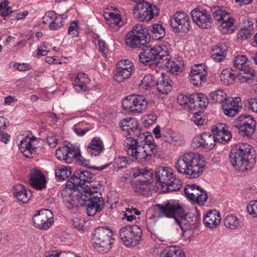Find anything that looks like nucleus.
<instances>
[{
    "mask_svg": "<svg viewBox=\"0 0 257 257\" xmlns=\"http://www.w3.org/2000/svg\"><path fill=\"white\" fill-rule=\"evenodd\" d=\"M133 69H118L116 68L114 79L117 82H121L124 79L130 77L132 74Z\"/></svg>",
    "mask_w": 257,
    "mask_h": 257,
    "instance_id": "a19ab883",
    "label": "nucleus"
},
{
    "mask_svg": "<svg viewBox=\"0 0 257 257\" xmlns=\"http://www.w3.org/2000/svg\"><path fill=\"white\" fill-rule=\"evenodd\" d=\"M234 126L241 136L250 138L255 132L256 121L250 115H240L234 121Z\"/></svg>",
    "mask_w": 257,
    "mask_h": 257,
    "instance_id": "f8f14e48",
    "label": "nucleus"
},
{
    "mask_svg": "<svg viewBox=\"0 0 257 257\" xmlns=\"http://www.w3.org/2000/svg\"><path fill=\"white\" fill-rule=\"evenodd\" d=\"M249 24V28H247L246 26H244L243 28H241L239 34L241 39H246L249 36L250 32L253 29V23L250 21L247 22Z\"/></svg>",
    "mask_w": 257,
    "mask_h": 257,
    "instance_id": "864d4df0",
    "label": "nucleus"
},
{
    "mask_svg": "<svg viewBox=\"0 0 257 257\" xmlns=\"http://www.w3.org/2000/svg\"><path fill=\"white\" fill-rule=\"evenodd\" d=\"M104 148L102 142L99 139H93L87 147V152L91 156L99 155Z\"/></svg>",
    "mask_w": 257,
    "mask_h": 257,
    "instance_id": "2f4dec72",
    "label": "nucleus"
},
{
    "mask_svg": "<svg viewBox=\"0 0 257 257\" xmlns=\"http://www.w3.org/2000/svg\"><path fill=\"white\" fill-rule=\"evenodd\" d=\"M199 218L194 214L185 213L184 209L183 213L181 214L178 219H176V223H177L183 231H186L195 228L198 224Z\"/></svg>",
    "mask_w": 257,
    "mask_h": 257,
    "instance_id": "a211bd4d",
    "label": "nucleus"
},
{
    "mask_svg": "<svg viewBox=\"0 0 257 257\" xmlns=\"http://www.w3.org/2000/svg\"><path fill=\"white\" fill-rule=\"evenodd\" d=\"M134 191L139 195L145 196H150L155 191L154 187L149 183H137Z\"/></svg>",
    "mask_w": 257,
    "mask_h": 257,
    "instance_id": "7c9ffc66",
    "label": "nucleus"
},
{
    "mask_svg": "<svg viewBox=\"0 0 257 257\" xmlns=\"http://www.w3.org/2000/svg\"><path fill=\"white\" fill-rule=\"evenodd\" d=\"M170 81V79L163 76L159 78L156 83V87L158 92L161 94L168 93L172 89Z\"/></svg>",
    "mask_w": 257,
    "mask_h": 257,
    "instance_id": "f704fd0d",
    "label": "nucleus"
},
{
    "mask_svg": "<svg viewBox=\"0 0 257 257\" xmlns=\"http://www.w3.org/2000/svg\"><path fill=\"white\" fill-rule=\"evenodd\" d=\"M226 98V93L222 90H216L210 93L209 99L212 103L223 104Z\"/></svg>",
    "mask_w": 257,
    "mask_h": 257,
    "instance_id": "79ce46f5",
    "label": "nucleus"
},
{
    "mask_svg": "<svg viewBox=\"0 0 257 257\" xmlns=\"http://www.w3.org/2000/svg\"><path fill=\"white\" fill-rule=\"evenodd\" d=\"M248 108L257 113V98H250L247 100Z\"/></svg>",
    "mask_w": 257,
    "mask_h": 257,
    "instance_id": "774afa93",
    "label": "nucleus"
},
{
    "mask_svg": "<svg viewBox=\"0 0 257 257\" xmlns=\"http://www.w3.org/2000/svg\"><path fill=\"white\" fill-rule=\"evenodd\" d=\"M233 65L236 69L243 72H252V69L250 68L249 62L244 55H238L235 57Z\"/></svg>",
    "mask_w": 257,
    "mask_h": 257,
    "instance_id": "c756f323",
    "label": "nucleus"
},
{
    "mask_svg": "<svg viewBox=\"0 0 257 257\" xmlns=\"http://www.w3.org/2000/svg\"><path fill=\"white\" fill-rule=\"evenodd\" d=\"M126 44L127 46L133 48H137L144 46L149 41L144 39L136 35L128 33L126 36Z\"/></svg>",
    "mask_w": 257,
    "mask_h": 257,
    "instance_id": "c85d7f7f",
    "label": "nucleus"
},
{
    "mask_svg": "<svg viewBox=\"0 0 257 257\" xmlns=\"http://www.w3.org/2000/svg\"><path fill=\"white\" fill-rule=\"evenodd\" d=\"M224 224L227 228L230 229L240 228L241 227L239 219L233 214L227 215L224 219Z\"/></svg>",
    "mask_w": 257,
    "mask_h": 257,
    "instance_id": "4c0bfd02",
    "label": "nucleus"
},
{
    "mask_svg": "<svg viewBox=\"0 0 257 257\" xmlns=\"http://www.w3.org/2000/svg\"><path fill=\"white\" fill-rule=\"evenodd\" d=\"M191 14L193 21L200 28L211 27L213 20L210 12L202 7H197L193 10Z\"/></svg>",
    "mask_w": 257,
    "mask_h": 257,
    "instance_id": "ddd939ff",
    "label": "nucleus"
},
{
    "mask_svg": "<svg viewBox=\"0 0 257 257\" xmlns=\"http://www.w3.org/2000/svg\"><path fill=\"white\" fill-rule=\"evenodd\" d=\"M248 213L253 217H257V201H251L246 207Z\"/></svg>",
    "mask_w": 257,
    "mask_h": 257,
    "instance_id": "13d9d810",
    "label": "nucleus"
},
{
    "mask_svg": "<svg viewBox=\"0 0 257 257\" xmlns=\"http://www.w3.org/2000/svg\"><path fill=\"white\" fill-rule=\"evenodd\" d=\"M122 106L123 109L126 111L141 113L146 110L148 106V102L144 95H131L123 99Z\"/></svg>",
    "mask_w": 257,
    "mask_h": 257,
    "instance_id": "1a4fd4ad",
    "label": "nucleus"
},
{
    "mask_svg": "<svg viewBox=\"0 0 257 257\" xmlns=\"http://www.w3.org/2000/svg\"><path fill=\"white\" fill-rule=\"evenodd\" d=\"M114 163L118 169L124 168L128 164V158L119 156L114 159Z\"/></svg>",
    "mask_w": 257,
    "mask_h": 257,
    "instance_id": "6e6d98bb",
    "label": "nucleus"
},
{
    "mask_svg": "<svg viewBox=\"0 0 257 257\" xmlns=\"http://www.w3.org/2000/svg\"><path fill=\"white\" fill-rule=\"evenodd\" d=\"M191 101L190 103V106L189 107V110H199V107H197V104H199V94L194 93L192 94V97L190 98Z\"/></svg>",
    "mask_w": 257,
    "mask_h": 257,
    "instance_id": "680f3d73",
    "label": "nucleus"
},
{
    "mask_svg": "<svg viewBox=\"0 0 257 257\" xmlns=\"http://www.w3.org/2000/svg\"><path fill=\"white\" fill-rule=\"evenodd\" d=\"M58 17L54 11H48L46 13L43 18V23L44 24L50 23V21H56Z\"/></svg>",
    "mask_w": 257,
    "mask_h": 257,
    "instance_id": "052dcab7",
    "label": "nucleus"
},
{
    "mask_svg": "<svg viewBox=\"0 0 257 257\" xmlns=\"http://www.w3.org/2000/svg\"><path fill=\"white\" fill-rule=\"evenodd\" d=\"M103 16L107 23L112 27L121 25V16L117 9L115 8L107 9Z\"/></svg>",
    "mask_w": 257,
    "mask_h": 257,
    "instance_id": "a878e982",
    "label": "nucleus"
},
{
    "mask_svg": "<svg viewBox=\"0 0 257 257\" xmlns=\"http://www.w3.org/2000/svg\"><path fill=\"white\" fill-rule=\"evenodd\" d=\"M214 19L220 22L219 30L223 34L231 33L234 29V20L230 14L219 7L214 8Z\"/></svg>",
    "mask_w": 257,
    "mask_h": 257,
    "instance_id": "9d476101",
    "label": "nucleus"
},
{
    "mask_svg": "<svg viewBox=\"0 0 257 257\" xmlns=\"http://www.w3.org/2000/svg\"><path fill=\"white\" fill-rule=\"evenodd\" d=\"M228 131L227 126L225 123H218L213 125L212 127V132L215 137L218 136V134H221L222 133Z\"/></svg>",
    "mask_w": 257,
    "mask_h": 257,
    "instance_id": "603ef678",
    "label": "nucleus"
},
{
    "mask_svg": "<svg viewBox=\"0 0 257 257\" xmlns=\"http://www.w3.org/2000/svg\"><path fill=\"white\" fill-rule=\"evenodd\" d=\"M13 194L19 202L24 204L27 203L30 200L31 192L27 190L24 186L17 184L14 187Z\"/></svg>",
    "mask_w": 257,
    "mask_h": 257,
    "instance_id": "bb28decb",
    "label": "nucleus"
},
{
    "mask_svg": "<svg viewBox=\"0 0 257 257\" xmlns=\"http://www.w3.org/2000/svg\"><path fill=\"white\" fill-rule=\"evenodd\" d=\"M33 221L36 227L46 230L52 225L53 221V213L48 209L37 211V214L33 216Z\"/></svg>",
    "mask_w": 257,
    "mask_h": 257,
    "instance_id": "f3484780",
    "label": "nucleus"
},
{
    "mask_svg": "<svg viewBox=\"0 0 257 257\" xmlns=\"http://www.w3.org/2000/svg\"><path fill=\"white\" fill-rule=\"evenodd\" d=\"M166 141L170 144H173L176 146H181L184 143V140L183 136L177 132H173L170 135V138Z\"/></svg>",
    "mask_w": 257,
    "mask_h": 257,
    "instance_id": "49530a36",
    "label": "nucleus"
},
{
    "mask_svg": "<svg viewBox=\"0 0 257 257\" xmlns=\"http://www.w3.org/2000/svg\"><path fill=\"white\" fill-rule=\"evenodd\" d=\"M173 174L167 167H159L156 170V178L163 187L170 184V180L174 177Z\"/></svg>",
    "mask_w": 257,
    "mask_h": 257,
    "instance_id": "393cba45",
    "label": "nucleus"
},
{
    "mask_svg": "<svg viewBox=\"0 0 257 257\" xmlns=\"http://www.w3.org/2000/svg\"><path fill=\"white\" fill-rule=\"evenodd\" d=\"M199 94V104H197V107H199V109H204L205 108L208 103V99L205 95L202 93H198Z\"/></svg>",
    "mask_w": 257,
    "mask_h": 257,
    "instance_id": "69168bd1",
    "label": "nucleus"
},
{
    "mask_svg": "<svg viewBox=\"0 0 257 257\" xmlns=\"http://www.w3.org/2000/svg\"><path fill=\"white\" fill-rule=\"evenodd\" d=\"M112 231L108 228L99 227L93 233L92 245L99 252H107L111 248Z\"/></svg>",
    "mask_w": 257,
    "mask_h": 257,
    "instance_id": "423d86ee",
    "label": "nucleus"
},
{
    "mask_svg": "<svg viewBox=\"0 0 257 257\" xmlns=\"http://www.w3.org/2000/svg\"><path fill=\"white\" fill-rule=\"evenodd\" d=\"M71 174L69 167L64 166H58L55 170V175L59 179L65 180Z\"/></svg>",
    "mask_w": 257,
    "mask_h": 257,
    "instance_id": "37998d69",
    "label": "nucleus"
},
{
    "mask_svg": "<svg viewBox=\"0 0 257 257\" xmlns=\"http://www.w3.org/2000/svg\"><path fill=\"white\" fill-rule=\"evenodd\" d=\"M159 12L160 10L156 6L148 2H139L134 10L135 17L143 22L151 21L158 16Z\"/></svg>",
    "mask_w": 257,
    "mask_h": 257,
    "instance_id": "9b49d317",
    "label": "nucleus"
},
{
    "mask_svg": "<svg viewBox=\"0 0 257 257\" xmlns=\"http://www.w3.org/2000/svg\"><path fill=\"white\" fill-rule=\"evenodd\" d=\"M182 207L178 202L174 200H169L163 204L155 206V213L157 217H161L165 216L168 218H173L175 221L183 213Z\"/></svg>",
    "mask_w": 257,
    "mask_h": 257,
    "instance_id": "6e6552de",
    "label": "nucleus"
},
{
    "mask_svg": "<svg viewBox=\"0 0 257 257\" xmlns=\"http://www.w3.org/2000/svg\"><path fill=\"white\" fill-rule=\"evenodd\" d=\"M251 147L246 143H240L232 150L229 158L232 166L239 171L250 169L255 163Z\"/></svg>",
    "mask_w": 257,
    "mask_h": 257,
    "instance_id": "20e7f679",
    "label": "nucleus"
},
{
    "mask_svg": "<svg viewBox=\"0 0 257 257\" xmlns=\"http://www.w3.org/2000/svg\"><path fill=\"white\" fill-rule=\"evenodd\" d=\"M197 111V112H194V115L191 119L192 121L197 125L205 124L206 121L204 116H202L203 113L199 110Z\"/></svg>",
    "mask_w": 257,
    "mask_h": 257,
    "instance_id": "3c124183",
    "label": "nucleus"
},
{
    "mask_svg": "<svg viewBox=\"0 0 257 257\" xmlns=\"http://www.w3.org/2000/svg\"><path fill=\"white\" fill-rule=\"evenodd\" d=\"M189 17L185 12H176L170 20V25L175 32L187 33L190 28Z\"/></svg>",
    "mask_w": 257,
    "mask_h": 257,
    "instance_id": "4468645a",
    "label": "nucleus"
},
{
    "mask_svg": "<svg viewBox=\"0 0 257 257\" xmlns=\"http://www.w3.org/2000/svg\"><path fill=\"white\" fill-rule=\"evenodd\" d=\"M191 97H192V94L180 93L177 96L178 102L184 108L189 110L191 101Z\"/></svg>",
    "mask_w": 257,
    "mask_h": 257,
    "instance_id": "a18cd8bd",
    "label": "nucleus"
},
{
    "mask_svg": "<svg viewBox=\"0 0 257 257\" xmlns=\"http://www.w3.org/2000/svg\"><path fill=\"white\" fill-rule=\"evenodd\" d=\"M216 142V140L214 135L209 132H204L193 138L191 147L194 149L201 147L210 150L215 147Z\"/></svg>",
    "mask_w": 257,
    "mask_h": 257,
    "instance_id": "dca6fc26",
    "label": "nucleus"
},
{
    "mask_svg": "<svg viewBox=\"0 0 257 257\" xmlns=\"http://www.w3.org/2000/svg\"><path fill=\"white\" fill-rule=\"evenodd\" d=\"M133 176L135 178H138L136 181L138 183L151 184L153 179V173L146 168H139L136 170Z\"/></svg>",
    "mask_w": 257,
    "mask_h": 257,
    "instance_id": "cd10ccee",
    "label": "nucleus"
},
{
    "mask_svg": "<svg viewBox=\"0 0 257 257\" xmlns=\"http://www.w3.org/2000/svg\"><path fill=\"white\" fill-rule=\"evenodd\" d=\"M77 149L63 146L59 147L56 151V156L60 161H64L67 164H71L73 159L79 156Z\"/></svg>",
    "mask_w": 257,
    "mask_h": 257,
    "instance_id": "6ab92c4d",
    "label": "nucleus"
},
{
    "mask_svg": "<svg viewBox=\"0 0 257 257\" xmlns=\"http://www.w3.org/2000/svg\"><path fill=\"white\" fill-rule=\"evenodd\" d=\"M73 87L78 92H84L87 90V87L86 84L83 83L82 81L79 79L75 78L73 82Z\"/></svg>",
    "mask_w": 257,
    "mask_h": 257,
    "instance_id": "bf43d9fd",
    "label": "nucleus"
},
{
    "mask_svg": "<svg viewBox=\"0 0 257 257\" xmlns=\"http://www.w3.org/2000/svg\"><path fill=\"white\" fill-rule=\"evenodd\" d=\"M226 49L222 45H215L212 48L211 57L216 62H221L224 59Z\"/></svg>",
    "mask_w": 257,
    "mask_h": 257,
    "instance_id": "e433bc0d",
    "label": "nucleus"
},
{
    "mask_svg": "<svg viewBox=\"0 0 257 257\" xmlns=\"http://www.w3.org/2000/svg\"><path fill=\"white\" fill-rule=\"evenodd\" d=\"M175 169L179 174L189 179L197 178L204 171L205 164L200 156L194 153H186L180 155L176 163Z\"/></svg>",
    "mask_w": 257,
    "mask_h": 257,
    "instance_id": "7ed1b4c3",
    "label": "nucleus"
},
{
    "mask_svg": "<svg viewBox=\"0 0 257 257\" xmlns=\"http://www.w3.org/2000/svg\"><path fill=\"white\" fill-rule=\"evenodd\" d=\"M120 126L123 131H126L131 136L135 133V130L139 128L138 124L134 119L130 118L129 120L123 119L120 123Z\"/></svg>",
    "mask_w": 257,
    "mask_h": 257,
    "instance_id": "72a5a7b5",
    "label": "nucleus"
},
{
    "mask_svg": "<svg viewBox=\"0 0 257 257\" xmlns=\"http://www.w3.org/2000/svg\"><path fill=\"white\" fill-rule=\"evenodd\" d=\"M18 144L20 151L28 158H33V154L38 149V147L31 142V140L27 137L22 139Z\"/></svg>",
    "mask_w": 257,
    "mask_h": 257,
    "instance_id": "4be33fe9",
    "label": "nucleus"
},
{
    "mask_svg": "<svg viewBox=\"0 0 257 257\" xmlns=\"http://www.w3.org/2000/svg\"><path fill=\"white\" fill-rule=\"evenodd\" d=\"M221 219L220 212L216 210H211L204 214L203 222L205 226L213 229L219 225Z\"/></svg>",
    "mask_w": 257,
    "mask_h": 257,
    "instance_id": "5701e85b",
    "label": "nucleus"
},
{
    "mask_svg": "<svg viewBox=\"0 0 257 257\" xmlns=\"http://www.w3.org/2000/svg\"><path fill=\"white\" fill-rule=\"evenodd\" d=\"M167 53L168 49L165 46H145L143 52L139 55V60L141 63L146 66L156 64L160 67L163 60L167 59L165 54Z\"/></svg>",
    "mask_w": 257,
    "mask_h": 257,
    "instance_id": "39448f33",
    "label": "nucleus"
},
{
    "mask_svg": "<svg viewBox=\"0 0 257 257\" xmlns=\"http://www.w3.org/2000/svg\"><path fill=\"white\" fill-rule=\"evenodd\" d=\"M166 59L163 60L162 64L160 65V67L167 69L169 72L173 74L177 75L178 73H181L184 69V62L181 58H177L174 61H170V56L169 52L168 50V53L165 54Z\"/></svg>",
    "mask_w": 257,
    "mask_h": 257,
    "instance_id": "aec40b11",
    "label": "nucleus"
},
{
    "mask_svg": "<svg viewBox=\"0 0 257 257\" xmlns=\"http://www.w3.org/2000/svg\"><path fill=\"white\" fill-rule=\"evenodd\" d=\"M155 77L149 74L146 75L139 84V87L144 90H148L155 84Z\"/></svg>",
    "mask_w": 257,
    "mask_h": 257,
    "instance_id": "c03bdc74",
    "label": "nucleus"
},
{
    "mask_svg": "<svg viewBox=\"0 0 257 257\" xmlns=\"http://www.w3.org/2000/svg\"><path fill=\"white\" fill-rule=\"evenodd\" d=\"M30 175V184L34 188L37 190H42L45 188V177L41 171L33 169L31 171Z\"/></svg>",
    "mask_w": 257,
    "mask_h": 257,
    "instance_id": "b1692460",
    "label": "nucleus"
},
{
    "mask_svg": "<svg viewBox=\"0 0 257 257\" xmlns=\"http://www.w3.org/2000/svg\"><path fill=\"white\" fill-rule=\"evenodd\" d=\"M230 75V70L226 69L222 70L220 75V79L224 83H230L229 80V75Z\"/></svg>",
    "mask_w": 257,
    "mask_h": 257,
    "instance_id": "338daca9",
    "label": "nucleus"
},
{
    "mask_svg": "<svg viewBox=\"0 0 257 257\" xmlns=\"http://www.w3.org/2000/svg\"><path fill=\"white\" fill-rule=\"evenodd\" d=\"M80 27L77 21H73L68 29V33L71 37H77L79 36Z\"/></svg>",
    "mask_w": 257,
    "mask_h": 257,
    "instance_id": "8fccbe9b",
    "label": "nucleus"
},
{
    "mask_svg": "<svg viewBox=\"0 0 257 257\" xmlns=\"http://www.w3.org/2000/svg\"><path fill=\"white\" fill-rule=\"evenodd\" d=\"M202 190L196 184H188L184 188V193L188 198L195 201L198 197L199 193L202 192Z\"/></svg>",
    "mask_w": 257,
    "mask_h": 257,
    "instance_id": "473e14b6",
    "label": "nucleus"
},
{
    "mask_svg": "<svg viewBox=\"0 0 257 257\" xmlns=\"http://www.w3.org/2000/svg\"><path fill=\"white\" fill-rule=\"evenodd\" d=\"M254 74V71L253 69L252 72H250L241 71L236 76V77L241 83L248 82L253 79Z\"/></svg>",
    "mask_w": 257,
    "mask_h": 257,
    "instance_id": "09e8293b",
    "label": "nucleus"
},
{
    "mask_svg": "<svg viewBox=\"0 0 257 257\" xmlns=\"http://www.w3.org/2000/svg\"><path fill=\"white\" fill-rule=\"evenodd\" d=\"M119 235L125 246H136L141 240L142 230L138 225H126L119 229Z\"/></svg>",
    "mask_w": 257,
    "mask_h": 257,
    "instance_id": "0eeeda50",
    "label": "nucleus"
},
{
    "mask_svg": "<svg viewBox=\"0 0 257 257\" xmlns=\"http://www.w3.org/2000/svg\"><path fill=\"white\" fill-rule=\"evenodd\" d=\"M93 180V174L86 170L79 169L74 172L61 193L63 200L68 209L85 206L89 216H93L102 210L104 200L101 194L83 187L86 183L91 182Z\"/></svg>",
    "mask_w": 257,
    "mask_h": 257,
    "instance_id": "f257e3e1",
    "label": "nucleus"
},
{
    "mask_svg": "<svg viewBox=\"0 0 257 257\" xmlns=\"http://www.w3.org/2000/svg\"><path fill=\"white\" fill-rule=\"evenodd\" d=\"M136 36L140 37L144 39L150 40V36L149 30L142 24H137L133 28L132 31L129 32Z\"/></svg>",
    "mask_w": 257,
    "mask_h": 257,
    "instance_id": "c9c22d12",
    "label": "nucleus"
},
{
    "mask_svg": "<svg viewBox=\"0 0 257 257\" xmlns=\"http://www.w3.org/2000/svg\"><path fill=\"white\" fill-rule=\"evenodd\" d=\"M232 135L229 131H227L221 134H218V136L215 137L216 141L219 143H224L228 142L231 138Z\"/></svg>",
    "mask_w": 257,
    "mask_h": 257,
    "instance_id": "4d7b16f0",
    "label": "nucleus"
},
{
    "mask_svg": "<svg viewBox=\"0 0 257 257\" xmlns=\"http://www.w3.org/2000/svg\"><path fill=\"white\" fill-rule=\"evenodd\" d=\"M149 32L152 33V37L156 40L163 38L165 35V30L162 25L154 24L149 27Z\"/></svg>",
    "mask_w": 257,
    "mask_h": 257,
    "instance_id": "ea45409f",
    "label": "nucleus"
},
{
    "mask_svg": "<svg viewBox=\"0 0 257 257\" xmlns=\"http://www.w3.org/2000/svg\"><path fill=\"white\" fill-rule=\"evenodd\" d=\"M182 249L176 246H170L163 250L161 257H185Z\"/></svg>",
    "mask_w": 257,
    "mask_h": 257,
    "instance_id": "58836bf2",
    "label": "nucleus"
},
{
    "mask_svg": "<svg viewBox=\"0 0 257 257\" xmlns=\"http://www.w3.org/2000/svg\"><path fill=\"white\" fill-rule=\"evenodd\" d=\"M170 184L166 186V189L165 192H172L179 190L182 186V183L179 179H177L174 176L170 180Z\"/></svg>",
    "mask_w": 257,
    "mask_h": 257,
    "instance_id": "de8ad7c7",
    "label": "nucleus"
},
{
    "mask_svg": "<svg viewBox=\"0 0 257 257\" xmlns=\"http://www.w3.org/2000/svg\"><path fill=\"white\" fill-rule=\"evenodd\" d=\"M125 141L124 147L127 154L140 162L149 161L157 152V146L151 141L153 137L149 133H142L140 128Z\"/></svg>",
    "mask_w": 257,
    "mask_h": 257,
    "instance_id": "f03ea898",
    "label": "nucleus"
},
{
    "mask_svg": "<svg viewBox=\"0 0 257 257\" xmlns=\"http://www.w3.org/2000/svg\"><path fill=\"white\" fill-rule=\"evenodd\" d=\"M239 97L226 98L223 103L222 107L224 114L229 117H233L238 113Z\"/></svg>",
    "mask_w": 257,
    "mask_h": 257,
    "instance_id": "412c9836",
    "label": "nucleus"
},
{
    "mask_svg": "<svg viewBox=\"0 0 257 257\" xmlns=\"http://www.w3.org/2000/svg\"><path fill=\"white\" fill-rule=\"evenodd\" d=\"M64 23V20L61 16H58L56 21H50L49 28L51 30L55 31L60 28Z\"/></svg>",
    "mask_w": 257,
    "mask_h": 257,
    "instance_id": "5fc2aeb1",
    "label": "nucleus"
},
{
    "mask_svg": "<svg viewBox=\"0 0 257 257\" xmlns=\"http://www.w3.org/2000/svg\"><path fill=\"white\" fill-rule=\"evenodd\" d=\"M207 72L205 66L203 64H196L192 67L189 77L190 83L194 86L200 87L207 80Z\"/></svg>",
    "mask_w": 257,
    "mask_h": 257,
    "instance_id": "2eb2a0df",
    "label": "nucleus"
},
{
    "mask_svg": "<svg viewBox=\"0 0 257 257\" xmlns=\"http://www.w3.org/2000/svg\"><path fill=\"white\" fill-rule=\"evenodd\" d=\"M134 68L133 63L128 60H121L116 64V68L118 69H131L133 70Z\"/></svg>",
    "mask_w": 257,
    "mask_h": 257,
    "instance_id": "e2e57ef3",
    "label": "nucleus"
},
{
    "mask_svg": "<svg viewBox=\"0 0 257 257\" xmlns=\"http://www.w3.org/2000/svg\"><path fill=\"white\" fill-rule=\"evenodd\" d=\"M83 125V122L79 123L73 127V131L79 136L84 135L89 130V128H82L81 127Z\"/></svg>",
    "mask_w": 257,
    "mask_h": 257,
    "instance_id": "0e129e2a",
    "label": "nucleus"
}]
</instances>
